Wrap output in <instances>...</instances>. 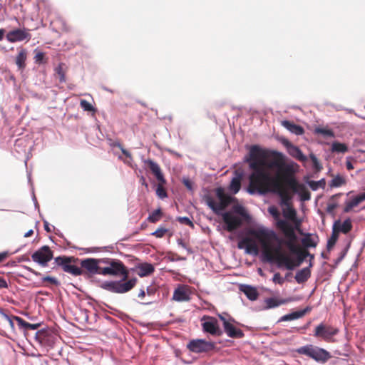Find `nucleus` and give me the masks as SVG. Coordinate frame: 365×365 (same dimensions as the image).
<instances>
[{"mask_svg": "<svg viewBox=\"0 0 365 365\" xmlns=\"http://www.w3.org/2000/svg\"><path fill=\"white\" fill-rule=\"evenodd\" d=\"M101 274L103 276L120 277L121 279L104 281L100 287L112 293L124 294L131 290L137 282L136 278L128 280L129 271L123 262L114 258H102Z\"/></svg>", "mask_w": 365, "mask_h": 365, "instance_id": "1", "label": "nucleus"}, {"mask_svg": "<svg viewBox=\"0 0 365 365\" xmlns=\"http://www.w3.org/2000/svg\"><path fill=\"white\" fill-rule=\"evenodd\" d=\"M269 186L274 187V189L271 190L272 192L278 193L280 197L281 205L286 206V207L291 206L289 203L290 197L280 191L277 179L274 178L269 171L263 168L254 170L250 178V185L247 189V192L250 195H255L256 193L264 195L265 191L263 190L262 187Z\"/></svg>", "mask_w": 365, "mask_h": 365, "instance_id": "2", "label": "nucleus"}, {"mask_svg": "<svg viewBox=\"0 0 365 365\" xmlns=\"http://www.w3.org/2000/svg\"><path fill=\"white\" fill-rule=\"evenodd\" d=\"M250 166L256 170L261 168L262 165H267L270 168L277 170V176L274 177L278 180L279 175L283 178L290 180V181L295 182L294 174L297 171V165L294 161H290L291 163H287V161H248Z\"/></svg>", "mask_w": 365, "mask_h": 365, "instance_id": "3", "label": "nucleus"}, {"mask_svg": "<svg viewBox=\"0 0 365 365\" xmlns=\"http://www.w3.org/2000/svg\"><path fill=\"white\" fill-rule=\"evenodd\" d=\"M225 225V230L232 232L242 225L243 221H249L250 215L245 208L241 205H235L232 207V212H225L221 214Z\"/></svg>", "mask_w": 365, "mask_h": 365, "instance_id": "4", "label": "nucleus"}, {"mask_svg": "<svg viewBox=\"0 0 365 365\" xmlns=\"http://www.w3.org/2000/svg\"><path fill=\"white\" fill-rule=\"evenodd\" d=\"M249 233L256 238L263 237L267 240H273L279 244H284L293 255H295L300 250L299 247L296 244V241H283V240L279 237L274 230L263 225H259L256 228L251 229Z\"/></svg>", "mask_w": 365, "mask_h": 365, "instance_id": "5", "label": "nucleus"}, {"mask_svg": "<svg viewBox=\"0 0 365 365\" xmlns=\"http://www.w3.org/2000/svg\"><path fill=\"white\" fill-rule=\"evenodd\" d=\"M248 154L244 160H285L283 153L259 145H246Z\"/></svg>", "mask_w": 365, "mask_h": 365, "instance_id": "6", "label": "nucleus"}, {"mask_svg": "<svg viewBox=\"0 0 365 365\" xmlns=\"http://www.w3.org/2000/svg\"><path fill=\"white\" fill-rule=\"evenodd\" d=\"M299 354L307 356L319 364L327 363L332 356L331 354L324 348L307 344L296 349Z\"/></svg>", "mask_w": 365, "mask_h": 365, "instance_id": "7", "label": "nucleus"}, {"mask_svg": "<svg viewBox=\"0 0 365 365\" xmlns=\"http://www.w3.org/2000/svg\"><path fill=\"white\" fill-rule=\"evenodd\" d=\"M299 354L307 356L319 364L327 363L332 356L331 354L324 348L307 344L296 349Z\"/></svg>", "mask_w": 365, "mask_h": 365, "instance_id": "8", "label": "nucleus"}, {"mask_svg": "<svg viewBox=\"0 0 365 365\" xmlns=\"http://www.w3.org/2000/svg\"><path fill=\"white\" fill-rule=\"evenodd\" d=\"M216 195L220 200L219 203L215 202L210 195L205 196V201L206 205L217 215L222 214V211L228 205L229 201L225 198L223 189L221 187L217 188Z\"/></svg>", "mask_w": 365, "mask_h": 365, "instance_id": "9", "label": "nucleus"}, {"mask_svg": "<svg viewBox=\"0 0 365 365\" xmlns=\"http://www.w3.org/2000/svg\"><path fill=\"white\" fill-rule=\"evenodd\" d=\"M81 267L84 272V274L94 276L101 275V269L102 268V258H86L81 260Z\"/></svg>", "mask_w": 365, "mask_h": 365, "instance_id": "10", "label": "nucleus"}, {"mask_svg": "<svg viewBox=\"0 0 365 365\" xmlns=\"http://www.w3.org/2000/svg\"><path fill=\"white\" fill-rule=\"evenodd\" d=\"M53 252L47 245L42 246L31 255V259L35 262L44 267L53 259Z\"/></svg>", "mask_w": 365, "mask_h": 365, "instance_id": "11", "label": "nucleus"}, {"mask_svg": "<svg viewBox=\"0 0 365 365\" xmlns=\"http://www.w3.org/2000/svg\"><path fill=\"white\" fill-rule=\"evenodd\" d=\"M339 330L336 327L327 325L322 322L315 327L314 336L321 338L325 341H331L333 336L338 334Z\"/></svg>", "mask_w": 365, "mask_h": 365, "instance_id": "12", "label": "nucleus"}, {"mask_svg": "<svg viewBox=\"0 0 365 365\" xmlns=\"http://www.w3.org/2000/svg\"><path fill=\"white\" fill-rule=\"evenodd\" d=\"M215 347L214 343L201 339H192L187 345V348L190 351L197 354L210 351Z\"/></svg>", "mask_w": 365, "mask_h": 365, "instance_id": "13", "label": "nucleus"}, {"mask_svg": "<svg viewBox=\"0 0 365 365\" xmlns=\"http://www.w3.org/2000/svg\"><path fill=\"white\" fill-rule=\"evenodd\" d=\"M294 255L297 256V263L294 264L293 261L287 256L284 255H279L277 257L278 267H282L284 265L286 269L288 270H293L296 267L299 266L307 257L306 252H303L299 250Z\"/></svg>", "mask_w": 365, "mask_h": 365, "instance_id": "14", "label": "nucleus"}, {"mask_svg": "<svg viewBox=\"0 0 365 365\" xmlns=\"http://www.w3.org/2000/svg\"><path fill=\"white\" fill-rule=\"evenodd\" d=\"M202 321H204L202 323V327L205 332L217 336L222 334V331L219 327L218 322L216 318L204 316L202 318Z\"/></svg>", "mask_w": 365, "mask_h": 365, "instance_id": "15", "label": "nucleus"}, {"mask_svg": "<svg viewBox=\"0 0 365 365\" xmlns=\"http://www.w3.org/2000/svg\"><path fill=\"white\" fill-rule=\"evenodd\" d=\"M276 225L279 228L286 237L284 241H297V235L295 232L294 227L284 220H279L276 222Z\"/></svg>", "mask_w": 365, "mask_h": 365, "instance_id": "16", "label": "nucleus"}, {"mask_svg": "<svg viewBox=\"0 0 365 365\" xmlns=\"http://www.w3.org/2000/svg\"><path fill=\"white\" fill-rule=\"evenodd\" d=\"M31 38V36L29 33V31L26 29H14L8 32L6 34V39L11 43L22 41L24 40L29 41Z\"/></svg>", "mask_w": 365, "mask_h": 365, "instance_id": "17", "label": "nucleus"}, {"mask_svg": "<svg viewBox=\"0 0 365 365\" xmlns=\"http://www.w3.org/2000/svg\"><path fill=\"white\" fill-rule=\"evenodd\" d=\"M261 243V245L263 248V252L262 253L261 259L264 262H269V263H273L274 262L278 263L277 261V257H274L273 255L270 252V247L268 245V241L263 237H259V238H257Z\"/></svg>", "mask_w": 365, "mask_h": 365, "instance_id": "18", "label": "nucleus"}, {"mask_svg": "<svg viewBox=\"0 0 365 365\" xmlns=\"http://www.w3.org/2000/svg\"><path fill=\"white\" fill-rule=\"evenodd\" d=\"M351 229L352 223L350 218L346 219L343 222H341L340 220H337L334 222L332 226V230L338 234L339 232L347 234Z\"/></svg>", "mask_w": 365, "mask_h": 365, "instance_id": "19", "label": "nucleus"}, {"mask_svg": "<svg viewBox=\"0 0 365 365\" xmlns=\"http://www.w3.org/2000/svg\"><path fill=\"white\" fill-rule=\"evenodd\" d=\"M282 144L287 148L289 154L297 160H307V158L302 154L299 148L291 143L287 139L282 140Z\"/></svg>", "mask_w": 365, "mask_h": 365, "instance_id": "20", "label": "nucleus"}, {"mask_svg": "<svg viewBox=\"0 0 365 365\" xmlns=\"http://www.w3.org/2000/svg\"><path fill=\"white\" fill-rule=\"evenodd\" d=\"M223 328L226 334L230 338L241 339L245 336L242 330L235 327L230 322L226 323V324H225V327Z\"/></svg>", "mask_w": 365, "mask_h": 365, "instance_id": "21", "label": "nucleus"}, {"mask_svg": "<svg viewBox=\"0 0 365 365\" xmlns=\"http://www.w3.org/2000/svg\"><path fill=\"white\" fill-rule=\"evenodd\" d=\"M281 125L289 132L297 135H301L304 133V129L302 126L295 124L292 121L284 120L281 121Z\"/></svg>", "mask_w": 365, "mask_h": 365, "instance_id": "22", "label": "nucleus"}, {"mask_svg": "<svg viewBox=\"0 0 365 365\" xmlns=\"http://www.w3.org/2000/svg\"><path fill=\"white\" fill-rule=\"evenodd\" d=\"M310 309H311L309 307H306L304 309L292 312H291L289 314H285V315L282 316L279 319L278 322H287V321H292V320L298 319L302 317L303 316H304L306 314V313L307 312H309Z\"/></svg>", "mask_w": 365, "mask_h": 365, "instance_id": "23", "label": "nucleus"}, {"mask_svg": "<svg viewBox=\"0 0 365 365\" xmlns=\"http://www.w3.org/2000/svg\"><path fill=\"white\" fill-rule=\"evenodd\" d=\"M173 299L177 302H187L190 297L184 287H178L173 292Z\"/></svg>", "mask_w": 365, "mask_h": 365, "instance_id": "24", "label": "nucleus"}, {"mask_svg": "<svg viewBox=\"0 0 365 365\" xmlns=\"http://www.w3.org/2000/svg\"><path fill=\"white\" fill-rule=\"evenodd\" d=\"M135 269H139L138 274L140 277L148 276L155 271L154 266L152 264L147 262L137 264Z\"/></svg>", "mask_w": 365, "mask_h": 365, "instance_id": "25", "label": "nucleus"}, {"mask_svg": "<svg viewBox=\"0 0 365 365\" xmlns=\"http://www.w3.org/2000/svg\"><path fill=\"white\" fill-rule=\"evenodd\" d=\"M312 266V264L310 262L308 267H304L297 272L294 278L297 283L302 284L308 280L311 276V271L309 267Z\"/></svg>", "mask_w": 365, "mask_h": 365, "instance_id": "26", "label": "nucleus"}, {"mask_svg": "<svg viewBox=\"0 0 365 365\" xmlns=\"http://www.w3.org/2000/svg\"><path fill=\"white\" fill-rule=\"evenodd\" d=\"M240 291L242 292L246 297L251 301H255L258 297V292L257 289L252 286L247 284H241Z\"/></svg>", "mask_w": 365, "mask_h": 365, "instance_id": "27", "label": "nucleus"}, {"mask_svg": "<svg viewBox=\"0 0 365 365\" xmlns=\"http://www.w3.org/2000/svg\"><path fill=\"white\" fill-rule=\"evenodd\" d=\"M72 259L73 257H69V259H68V262L66 263L65 266H63V270L65 272L71 274L73 276H80L84 274V272L81 269V267H78L76 265L71 264Z\"/></svg>", "mask_w": 365, "mask_h": 365, "instance_id": "28", "label": "nucleus"}, {"mask_svg": "<svg viewBox=\"0 0 365 365\" xmlns=\"http://www.w3.org/2000/svg\"><path fill=\"white\" fill-rule=\"evenodd\" d=\"M150 165V169L153 175L155 176L157 180L161 183L165 184L166 180L161 172L160 168L155 161H146Z\"/></svg>", "mask_w": 365, "mask_h": 365, "instance_id": "29", "label": "nucleus"}, {"mask_svg": "<svg viewBox=\"0 0 365 365\" xmlns=\"http://www.w3.org/2000/svg\"><path fill=\"white\" fill-rule=\"evenodd\" d=\"M292 301V299H278L277 297H269L265 299V304L266 308L267 309H272L275 307H278L279 306L282 304H284L289 302Z\"/></svg>", "mask_w": 365, "mask_h": 365, "instance_id": "30", "label": "nucleus"}, {"mask_svg": "<svg viewBox=\"0 0 365 365\" xmlns=\"http://www.w3.org/2000/svg\"><path fill=\"white\" fill-rule=\"evenodd\" d=\"M304 237L302 240L303 246L306 248L316 247L319 241L317 235L313 237L312 234L306 233L304 234Z\"/></svg>", "mask_w": 365, "mask_h": 365, "instance_id": "31", "label": "nucleus"}, {"mask_svg": "<svg viewBox=\"0 0 365 365\" xmlns=\"http://www.w3.org/2000/svg\"><path fill=\"white\" fill-rule=\"evenodd\" d=\"M304 180L313 191H316L319 188H324L326 185V181L324 178L318 181H314L309 180V177L306 175L304 177Z\"/></svg>", "mask_w": 365, "mask_h": 365, "instance_id": "32", "label": "nucleus"}, {"mask_svg": "<svg viewBox=\"0 0 365 365\" xmlns=\"http://www.w3.org/2000/svg\"><path fill=\"white\" fill-rule=\"evenodd\" d=\"M27 58V52L25 49L22 48L19 51L16 57V64L19 69L24 70L26 68V61Z\"/></svg>", "mask_w": 365, "mask_h": 365, "instance_id": "33", "label": "nucleus"}, {"mask_svg": "<svg viewBox=\"0 0 365 365\" xmlns=\"http://www.w3.org/2000/svg\"><path fill=\"white\" fill-rule=\"evenodd\" d=\"M14 319L17 322L18 325L25 330H36L40 327V324H30L20 317L15 316Z\"/></svg>", "mask_w": 365, "mask_h": 365, "instance_id": "34", "label": "nucleus"}, {"mask_svg": "<svg viewBox=\"0 0 365 365\" xmlns=\"http://www.w3.org/2000/svg\"><path fill=\"white\" fill-rule=\"evenodd\" d=\"M242 174H237V175L232 178L230 185V190L234 193L236 194L239 192L241 187V179Z\"/></svg>", "mask_w": 365, "mask_h": 365, "instance_id": "35", "label": "nucleus"}, {"mask_svg": "<svg viewBox=\"0 0 365 365\" xmlns=\"http://www.w3.org/2000/svg\"><path fill=\"white\" fill-rule=\"evenodd\" d=\"M55 75L59 80L60 83L66 82V69L65 64L63 63H60L58 66H56L54 69Z\"/></svg>", "mask_w": 365, "mask_h": 365, "instance_id": "36", "label": "nucleus"}, {"mask_svg": "<svg viewBox=\"0 0 365 365\" xmlns=\"http://www.w3.org/2000/svg\"><path fill=\"white\" fill-rule=\"evenodd\" d=\"M245 253L252 256H257L259 255V248L257 243L252 239L251 242H247L245 246Z\"/></svg>", "mask_w": 365, "mask_h": 365, "instance_id": "37", "label": "nucleus"}, {"mask_svg": "<svg viewBox=\"0 0 365 365\" xmlns=\"http://www.w3.org/2000/svg\"><path fill=\"white\" fill-rule=\"evenodd\" d=\"M282 214L287 220H289L291 221L296 220L297 211L292 206L283 209Z\"/></svg>", "mask_w": 365, "mask_h": 365, "instance_id": "38", "label": "nucleus"}, {"mask_svg": "<svg viewBox=\"0 0 365 365\" xmlns=\"http://www.w3.org/2000/svg\"><path fill=\"white\" fill-rule=\"evenodd\" d=\"M111 146L113 148V150L115 152V153H118V151H120L123 155H124V157L127 158H131V154L126 149H124L121 144L118 143V142H114L111 144Z\"/></svg>", "mask_w": 365, "mask_h": 365, "instance_id": "39", "label": "nucleus"}, {"mask_svg": "<svg viewBox=\"0 0 365 365\" xmlns=\"http://www.w3.org/2000/svg\"><path fill=\"white\" fill-rule=\"evenodd\" d=\"M345 183L346 180L344 178L340 175H337L329 182V186L331 187H339Z\"/></svg>", "mask_w": 365, "mask_h": 365, "instance_id": "40", "label": "nucleus"}, {"mask_svg": "<svg viewBox=\"0 0 365 365\" xmlns=\"http://www.w3.org/2000/svg\"><path fill=\"white\" fill-rule=\"evenodd\" d=\"M314 133L317 134L322 135L324 137H329V138H334V133L331 129H329L327 128H316L314 130Z\"/></svg>", "mask_w": 365, "mask_h": 365, "instance_id": "41", "label": "nucleus"}, {"mask_svg": "<svg viewBox=\"0 0 365 365\" xmlns=\"http://www.w3.org/2000/svg\"><path fill=\"white\" fill-rule=\"evenodd\" d=\"M70 257L66 256H59L54 259L53 264H55L52 269H55L57 267H61L62 269H63V266H65L66 263L68 262V259H69Z\"/></svg>", "mask_w": 365, "mask_h": 365, "instance_id": "42", "label": "nucleus"}, {"mask_svg": "<svg viewBox=\"0 0 365 365\" xmlns=\"http://www.w3.org/2000/svg\"><path fill=\"white\" fill-rule=\"evenodd\" d=\"M331 150L336 153H345L348 150V147L344 143L334 142L332 143Z\"/></svg>", "mask_w": 365, "mask_h": 365, "instance_id": "43", "label": "nucleus"}, {"mask_svg": "<svg viewBox=\"0 0 365 365\" xmlns=\"http://www.w3.org/2000/svg\"><path fill=\"white\" fill-rule=\"evenodd\" d=\"M162 215L161 209L159 207L158 209L154 210L151 214L148 217V221L152 223L157 222Z\"/></svg>", "mask_w": 365, "mask_h": 365, "instance_id": "44", "label": "nucleus"}, {"mask_svg": "<svg viewBox=\"0 0 365 365\" xmlns=\"http://www.w3.org/2000/svg\"><path fill=\"white\" fill-rule=\"evenodd\" d=\"M338 237H339V234L332 230L331 235L330 238L328 240L327 244V248L328 251H330L331 249L336 244V242L338 240Z\"/></svg>", "mask_w": 365, "mask_h": 365, "instance_id": "45", "label": "nucleus"}, {"mask_svg": "<svg viewBox=\"0 0 365 365\" xmlns=\"http://www.w3.org/2000/svg\"><path fill=\"white\" fill-rule=\"evenodd\" d=\"M163 185V184L160 183L156 188V195L160 199H165L168 197V193Z\"/></svg>", "mask_w": 365, "mask_h": 365, "instance_id": "46", "label": "nucleus"}, {"mask_svg": "<svg viewBox=\"0 0 365 365\" xmlns=\"http://www.w3.org/2000/svg\"><path fill=\"white\" fill-rule=\"evenodd\" d=\"M81 107L86 111H96L95 108L86 100L82 99L80 101Z\"/></svg>", "mask_w": 365, "mask_h": 365, "instance_id": "47", "label": "nucleus"}, {"mask_svg": "<svg viewBox=\"0 0 365 365\" xmlns=\"http://www.w3.org/2000/svg\"><path fill=\"white\" fill-rule=\"evenodd\" d=\"M168 232V230L165 228L164 227H158L155 231L151 233V235L156 237L157 238H162L165 235L166 232Z\"/></svg>", "mask_w": 365, "mask_h": 365, "instance_id": "48", "label": "nucleus"}, {"mask_svg": "<svg viewBox=\"0 0 365 365\" xmlns=\"http://www.w3.org/2000/svg\"><path fill=\"white\" fill-rule=\"evenodd\" d=\"M268 212L274 217V219L277 220V222L280 220V213L275 206H269L268 207Z\"/></svg>", "mask_w": 365, "mask_h": 365, "instance_id": "49", "label": "nucleus"}, {"mask_svg": "<svg viewBox=\"0 0 365 365\" xmlns=\"http://www.w3.org/2000/svg\"><path fill=\"white\" fill-rule=\"evenodd\" d=\"M27 178H28V182L29 184H31V190H32V200L34 201V205L36 207H38V202H37V200H36V197L34 195V187H33V185H32V182H31V171H28L27 170Z\"/></svg>", "mask_w": 365, "mask_h": 365, "instance_id": "50", "label": "nucleus"}, {"mask_svg": "<svg viewBox=\"0 0 365 365\" xmlns=\"http://www.w3.org/2000/svg\"><path fill=\"white\" fill-rule=\"evenodd\" d=\"M300 200L305 202L308 201L311 198V193L307 190H304L299 193Z\"/></svg>", "mask_w": 365, "mask_h": 365, "instance_id": "51", "label": "nucleus"}, {"mask_svg": "<svg viewBox=\"0 0 365 365\" xmlns=\"http://www.w3.org/2000/svg\"><path fill=\"white\" fill-rule=\"evenodd\" d=\"M178 221L181 224H185L191 227H194L193 222L190 220V219L188 217H178Z\"/></svg>", "mask_w": 365, "mask_h": 365, "instance_id": "52", "label": "nucleus"}, {"mask_svg": "<svg viewBox=\"0 0 365 365\" xmlns=\"http://www.w3.org/2000/svg\"><path fill=\"white\" fill-rule=\"evenodd\" d=\"M45 59V54L43 52H37L34 56V60L36 63H43Z\"/></svg>", "mask_w": 365, "mask_h": 365, "instance_id": "53", "label": "nucleus"}, {"mask_svg": "<svg viewBox=\"0 0 365 365\" xmlns=\"http://www.w3.org/2000/svg\"><path fill=\"white\" fill-rule=\"evenodd\" d=\"M42 282H48L53 285L58 286L59 284V282L58 279L53 277L46 276L42 278Z\"/></svg>", "mask_w": 365, "mask_h": 365, "instance_id": "54", "label": "nucleus"}, {"mask_svg": "<svg viewBox=\"0 0 365 365\" xmlns=\"http://www.w3.org/2000/svg\"><path fill=\"white\" fill-rule=\"evenodd\" d=\"M272 281L275 284H282L284 282V279L281 277L279 272H277L274 274L272 277Z\"/></svg>", "mask_w": 365, "mask_h": 365, "instance_id": "55", "label": "nucleus"}, {"mask_svg": "<svg viewBox=\"0 0 365 365\" xmlns=\"http://www.w3.org/2000/svg\"><path fill=\"white\" fill-rule=\"evenodd\" d=\"M251 241L252 238L246 237L238 242L237 247L239 249H245V246L247 245V242Z\"/></svg>", "mask_w": 365, "mask_h": 365, "instance_id": "56", "label": "nucleus"}, {"mask_svg": "<svg viewBox=\"0 0 365 365\" xmlns=\"http://www.w3.org/2000/svg\"><path fill=\"white\" fill-rule=\"evenodd\" d=\"M292 221L294 223V225H292L294 227V230L298 231L300 235H304L302 230H301V223H302L301 220H298L296 217V220H292Z\"/></svg>", "mask_w": 365, "mask_h": 365, "instance_id": "57", "label": "nucleus"}, {"mask_svg": "<svg viewBox=\"0 0 365 365\" xmlns=\"http://www.w3.org/2000/svg\"><path fill=\"white\" fill-rule=\"evenodd\" d=\"M336 202H329L327 206V212L328 213H333L334 210L337 207Z\"/></svg>", "mask_w": 365, "mask_h": 365, "instance_id": "58", "label": "nucleus"}, {"mask_svg": "<svg viewBox=\"0 0 365 365\" xmlns=\"http://www.w3.org/2000/svg\"><path fill=\"white\" fill-rule=\"evenodd\" d=\"M348 247L344 248L340 253L339 257L336 259L335 263L337 264L342 261L346 255Z\"/></svg>", "mask_w": 365, "mask_h": 365, "instance_id": "59", "label": "nucleus"}, {"mask_svg": "<svg viewBox=\"0 0 365 365\" xmlns=\"http://www.w3.org/2000/svg\"><path fill=\"white\" fill-rule=\"evenodd\" d=\"M182 182L183 184L185 185V186L190 191H192L193 190V187H192V182L190 180L189 178H184L182 179Z\"/></svg>", "mask_w": 365, "mask_h": 365, "instance_id": "60", "label": "nucleus"}, {"mask_svg": "<svg viewBox=\"0 0 365 365\" xmlns=\"http://www.w3.org/2000/svg\"><path fill=\"white\" fill-rule=\"evenodd\" d=\"M355 206L354 205L353 202H351V200L349 201V202H346V205L344 208V212H349Z\"/></svg>", "mask_w": 365, "mask_h": 365, "instance_id": "61", "label": "nucleus"}, {"mask_svg": "<svg viewBox=\"0 0 365 365\" xmlns=\"http://www.w3.org/2000/svg\"><path fill=\"white\" fill-rule=\"evenodd\" d=\"M21 267L27 271H29V272L32 273L33 274L36 275V276H41V273L34 270V269L31 268L30 267H28L26 265H21Z\"/></svg>", "mask_w": 365, "mask_h": 365, "instance_id": "62", "label": "nucleus"}, {"mask_svg": "<svg viewBox=\"0 0 365 365\" xmlns=\"http://www.w3.org/2000/svg\"><path fill=\"white\" fill-rule=\"evenodd\" d=\"M43 227H44V230L47 232H51V228H53V230H55V227L53 226V225H50V224L48 222L47 220H43Z\"/></svg>", "mask_w": 365, "mask_h": 365, "instance_id": "63", "label": "nucleus"}, {"mask_svg": "<svg viewBox=\"0 0 365 365\" xmlns=\"http://www.w3.org/2000/svg\"><path fill=\"white\" fill-rule=\"evenodd\" d=\"M351 200L355 207L363 202L359 195L354 197Z\"/></svg>", "mask_w": 365, "mask_h": 365, "instance_id": "64", "label": "nucleus"}]
</instances>
